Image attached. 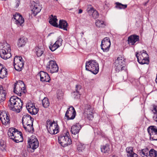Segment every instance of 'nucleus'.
I'll return each instance as SVG.
<instances>
[{
	"mask_svg": "<svg viewBox=\"0 0 157 157\" xmlns=\"http://www.w3.org/2000/svg\"><path fill=\"white\" fill-rule=\"evenodd\" d=\"M8 106L11 110L19 113L22 109L23 102L21 99L16 96H13L10 97Z\"/></svg>",
	"mask_w": 157,
	"mask_h": 157,
	"instance_id": "obj_1",
	"label": "nucleus"
},
{
	"mask_svg": "<svg viewBox=\"0 0 157 157\" xmlns=\"http://www.w3.org/2000/svg\"><path fill=\"white\" fill-rule=\"evenodd\" d=\"M8 135L10 139L16 143L21 142L23 141V138L21 132L19 131L15 128H10L8 132Z\"/></svg>",
	"mask_w": 157,
	"mask_h": 157,
	"instance_id": "obj_2",
	"label": "nucleus"
},
{
	"mask_svg": "<svg viewBox=\"0 0 157 157\" xmlns=\"http://www.w3.org/2000/svg\"><path fill=\"white\" fill-rule=\"evenodd\" d=\"M59 143L63 147H66L72 144L69 132L66 131L59 135L58 137Z\"/></svg>",
	"mask_w": 157,
	"mask_h": 157,
	"instance_id": "obj_3",
	"label": "nucleus"
},
{
	"mask_svg": "<svg viewBox=\"0 0 157 157\" xmlns=\"http://www.w3.org/2000/svg\"><path fill=\"white\" fill-rule=\"evenodd\" d=\"M125 59L122 56H119L115 60L113 65L116 72H119L126 69L125 64Z\"/></svg>",
	"mask_w": 157,
	"mask_h": 157,
	"instance_id": "obj_4",
	"label": "nucleus"
},
{
	"mask_svg": "<svg viewBox=\"0 0 157 157\" xmlns=\"http://www.w3.org/2000/svg\"><path fill=\"white\" fill-rule=\"evenodd\" d=\"M86 69L91 72L93 74L96 75L99 71V64L96 60L89 61L86 63Z\"/></svg>",
	"mask_w": 157,
	"mask_h": 157,
	"instance_id": "obj_5",
	"label": "nucleus"
},
{
	"mask_svg": "<svg viewBox=\"0 0 157 157\" xmlns=\"http://www.w3.org/2000/svg\"><path fill=\"white\" fill-rule=\"evenodd\" d=\"M136 56L140 64H144L149 63V56L146 51L143 50L140 52H136Z\"/></svg>",
	"mask_w": 157,
	"mask_h": 157,
	"instance_id": "obj_6",
	"label": "nucleus"
},
{
	"mask_svg": "<svg viewBox=\"0 0 157 157\" xmlns=\"http://www.w3.org/2000/svg\"><path fill=\"white\" fill-rule=\"evenodd\" d=\"M10 46L7 43L5 44L3 46H0V56L4 59L10 58L11 56Z\"/></svg>",
	"mask_w": 157,
	"mask_h": 157,
	"instance_id": "obj_7",
	"label": "nucleus"
},
{
	"mask_svg": "<svg viewBox=\"0 0 157 157\" xmlns=\"http://www.w3.org/2000/svg\"><path fill=\"white\" fill-rule=\"evenodd\" d=\"M46 127L48 132L50 134H55L59 132V127L57 124L54 122L47 121Z\"/></svg>",
	"mask_w": 157,
	"mask_h": 157,
	"instance_id": "obj_8",
	"label": "nucleus"
},
{
	"mask_svg": "<svg viewBox=\"0 0 157 157\" xmlns=\"http://www.w3.org/2000/svg\"><path fill=\"white\" fill-rule=\"evenodd\" d=\"M25 84L22 81H19L14 85L13 92L19 96L25 93Z\"/></svg>",
	"mask_w": 157,
	"mask_h": 157,
	"instance_id": "obj_9",
	"label": "nucleus"
},
{
	"mask_svg": "<svg viewBox=\"0 0 157 157\" xmlns=\"http://www.w3.org/2000/svg\"><path fill=\"white\" fill-rule=\"evenodd\" d=\"M24 61L21 56H15L13 60V65L15 70L20 71L23 67Z\"/></svg>",
	"mask_w": 157,
	"mask_h": 157,
	"instance_id": "obj_10",
	"label": "nucleus"
},
{
	"mask_svg": "<svg viewBox=\"0 0 157 157\" xmlns=\"http://www.w3.org/2000/svg\"><path fill=\"white\" fill-rule=\"evenodd\" d=\"M93 109L90 105L86 104L85 106L84 115L85 118L89 121L92 120L94 118Z\"/></svg>",
	"mask_w": 157,
	"mask_h": 157,
	"instance_id": "obj_11",
	"label": "nucleus"
},
{
	"mask_svg": "<svg viewBox=\"0 0 157 157\" xmlns=\"http://www.w3.org/2000/svg\"><path fill=\"white\" fill-rule=\"evenodd\" d=\"M0 120L2 124L5 126H9L10 122V116L6 111H0Z\"/></svg>",
	"mask_w": 157,
	"mask_h": 157,
	"instance_id": "obj_12",
	"label": "nucleus"
},
{
	"mask_svg": "<svg viewBox=\"0 0 157 157\" xmlns=\"http://www.w3.org/2000/svg\"><path fill=\"white\" fill-rule=\"evenodd\" d=\"M46 69L48 71L52 73L56 72L58 71V65L54 60H50L48 62Z\"/></svg>",
	"mask_w": 157,
	"mask_h": 157,
	"instance_id": "obj_13",
	"label": "nucleus"
},
{
	"mask_svg": "<svg viewBox=\"0 0 157 157\" xmlns=\"http://www.w3.org/2000/svg\"><path fill=\"white\" fill-rule=\"evenodd\" d=\"M150 136V140H157V128L156 126H151L147 129Z\"/></svg>",
	"mask_w": 157,
	"mask_h": 157,
	"instance_id": "obj_14",
	"label": "nucleus"
},
{
	"mask_svg": "<svg viewBox=\"0 0 157 157\" xmlns=\"http://www.w3.org/2000/svg\"><path fill=\"white\" fill-rule=\"evenodd\" d=\"M29 147L34 150L36 149L39 146V142L36 136H32L29 138L28 141Z\"/></svg>",
	"mask_w": 157,
	"mask_h": 157,
	"instance_id": "obj_15",
	"label": "nucleus"
},
{
	"mask_svg": "<svg viewBox=\"0 0 157 157\" xmlns=\"http://www.w3.org/2000/svg\"><path fill=\"white\" fill-rule=\"evenodd\" d=\"M30 8L32 14L35 16L40 11L41 9L39 3H36L34 1L31 2Z\"/></svg>",
	"mask_w": 157,
	"mask_h": 157,
	"instance_id": "obj_16",
	"label": "nucleus"
},
{
	"mask_svg": "<svg viewBox=\"0 0 157 157\" xmlns=\"http://www.w3.org/2000/svg\"><path fill=\"white\" fill-rule=\"evenodd\" d=\"M111 45L109 39L108 37L105 38L101 41V49L103 52H107L109 50Z\"/></svg>",
	"mask_w": 157,
	"mask_h": 157,
	"instance_id": "obj_17",
	"label": "nucleus"
},
{
	"mask_svg": "<svg viewBox=\"0 0 157 157\" xmlns=\"http://www.w3.org/2000/svg\"><path fill=\"white\" fill-rule=\"evenodd\" d=\"M62 39L60 37H58L55 43H51L49 46L50 49L52 52L55 51L62 45Z\"/></svg>",
	"mask_w": 157,
	"mask_h": 157,
	"instance_id": "obj_18",
	"label": "nucleus"
},
{
	"mask_svg": "<svg viewBox=\"0 0 157 157\" xmlns=\"http://www.w3.org/2000/svg\"><path fill=\"white\" fill-rule=\"evenodd\" d=\"M76 113L74 108L72 106H70L65 113V116L67 120L73 119L76 115Z\"/></svg>",
	"mask_w": 157,
	"mask_h": 157,
	"instance_id": "obj_19",
	"label": "nucleus"
},
{
	"mask_svg": "<svg viewBox=\"0 0 157 157\" xmlns=\"http://www.w3.org/2000/svg\"><path fill=\"white\" fill-rule=\"evenodd\" d=\"M37 75L40 77V80L42 82H49L50 80V78L48 74L44 71H40L38 74Z\"/></svg>",
	"mask_w": 157,
	"mask_h": 157,
	"instance_id": "obj_20",
	"label": "nucleus"
},
{
	"mask_svg": "<svg viewBox=\"0 0 157 157\" xmlns=\"http://www.w3.org/2000/svg\"><path fill=\"white\" fill-rule=\"evenodd\" d=\"M23 124H30L33 123V118H32L29 115L26 114L23 116L22 119Z\"/></svg>",
	"mask_w": 157,
	"mask_h": 157,
	"instance_id": "obj_21",
	"label": "nucleus"
},
{
	"mask_svg": "<svg viewBox=\"0 0 157 157\" xmlns=\"http://www.w3.org/2000/svg\"><path fill=\"white\" fill-rule=\"evenodd\" d=\"M139 41V36L136 35H131L128 38V44L130 45H134L136 42Z\"/></svg>",
	"mask_w": 157,
	"mask_h": 157,
	"instance_id": "obj_22",
	"label": "nucleus"
},
{
	"mask_svg": "<svg viewBox=\"0 0 157 157\" xmlns=\"http://www.w3.org/2000/svg\"><path fill=\"white\" fill-rule=\"evenodd\" d=\"M14 19L16 20L15 23L17 25H21L24 21V19L22 16L18 13H16L13 15Z\"/></svg>",
	"mask_w": 157,
	"mask_h": 157,
	"instance_id": "obj_23",
	"label": "nucleus"
},
{
	"mask_svg": "<svg viewBox=\"0 0 157 157\" xmlns=\"http://www.w3.org/2000/svg\"><path fill=\"white\" fill-rule=\"evenodd\" d=\"M81 128V126L80 124L76 123L71 127V132L73 134L75 135L79 133Z\"/></svg>",
	"mask_w": 157,
	"mask_h": 157,
	"instance_id": "obj_24",
	"label": "nucleus"
},
{
	"mask_svg": "<svg viewBox=\"0 0 157 157\" xmlns=\"http://www.w3.org/2000/svg\"><path fill=\"white\" fill-rule=\"evenodd\" d=\"M6 89L0 86V102L6 100Z\"/></svg>",
	"mask_w": 157,
	"mask_h": 157,
	"instance_id": "obj_25",
	"label": "nucleus"
},
{
	"mask_svg": "<svg viewBox=\"0 0 157 157\" xmlns=\"http://www.w3.org/2000/svg\"><path fill=\"white\" fill-rule=\"evenodd\" d=\"M126 151L127 152V155L128 157H137V154L134 153L133 151V148L131 147H127Z\"/></svg>",
	"mask_w": 157,
	"mask_h": 157,
	"instance_id": "obj_26",
	"label": "nucleus"
},
{
	"mask_svg": "<svg viewBox=\"0 0 157 157\" xmlns=\"http://www.w3.org/2000/svg\"><path fill=\"white\" fill-rule=\"evenodd\" d=\"M50 19L49 21L50 24L52 26L57 27L58 23L57 22L58 20L57 19V17L56 16H53V15H51L50 17Z\"/></svg>",
	"mask_w": 157,
	"mask_h": 157,
	"instance_id": "obj_27",
	"label": "nucleus"
},
{
	"mask_svg": "<svg viewBox=\"0 0 157 157\" xmlns=\"http://www.w3.org/2000/svg\"><path fill=\"white\" fill-rule=\"evenodd\" d=\"M7 75V71L6 68L0 64V78H3L6 77Z\"/></svg>",
	"mask_w": 157,
	"mask_h": 157,
	"instance_id": "obj_28",
	"label": "nucleus"
},
{
	"mask_svg": "<svg viewBox=\"0 0 157 157\" xmlns=\"http://www.w3.org/2000/svg\"><path fill=\"white\" fill-rule=\"evenodd\" d=\"M68 24L66 21L63 20H61L59 21V25H58L57 27L63 29L64 30H67V27Z\"/></svg>",
	"mask_w": 157,
	"mask_h": 157,
	"instance_id": "obj_29",
	"label": "nucleus"
},
{
	"mask_svg": "<svg viewBox=\"0 0 157 157\" xmlns=\"http://www.w3.org/2000/svg\"><path fill=\"white\" fill-rule=\"evenodd\" d=\"M95 23L98 28H105L108 25L107 23L106 22L99 19L96 20Z\"/></svg>",
	"mask_w": 157,
	"mask_h": 157,
	"instance_id": "obj_30",
	"label": "nucleus"
},
{
	"mask_svg": "<svg viewBox=\"0 0 157 157\" xmlns=\"http://www.w3.org/2000/svg\"><path fill=\"white\" fill-rule=\"evenodd\" d=\"M87 10L90 15H91L94 18H96L98 17V12L93 8L91 7Z\"/></svg>",
	"mask_w": 157,
	"mask_h": 157,
	"instance_id": "obj_31",
	"label": "nucleus"
},
{
	"mask_svg": "<svg viewBox=\"0 0 157 157\" xmlns=\"http://www.w3.org/2000/svg\"><path fill=\"white\" fill-rule=\"evenodd\" d=\"M86 145L80 142L76 143L77 149L79 152H83L86 148Z\"/></svg>",
	"mask_w": 157,
	"mask_h": 157,
	"instance_id": "obj_32",
	"label": "nucleus"
},
{
	"mask_svg": "<svg viewBox=\"0 0 157 157\" xmlns=\"http://www.w3.org/2000/svg\"><path fill=\"white\" fill-rule=\"evenodd\" d=\"M27 40V39L24 37L20 38L18 40L17 45L18 47H22L24 46L26 44Z\"/></svg>",
	"mask_w": 157,
	"mask_h": 157,
	"instance_id": "obj_33",
	"label": "nucleus"
},
{
	"mask_svg": "<svg viewBox=\"0 0 157 157\" xmlns=\"http://www.w3.org/2000/svg\"><path fill=\"white\" fill-rule=\"evenodd\" d=\"M101 151L103 153H108L110 150V145L107 144L101 146Z\"/></svg>",
	"mask_w": 157,
	"mask_h": 157,
	"instance_id": "obj_34",
	"label": "nucleus"
},
{
	"mask_svg": "<svg viewBox=\"0 0 157 157\" xmlns=\"http://www.w3.org/2000/svg\"><path fill=\"white\" fill-rule=\"evenodd\" d=\"M23 127L25 130L28 132L33 133L34 131V129L33 127V123L30 124H23Z\"/></svg>",
	"mask_w": 157,
	"mask_h": 157,
	"instance_id": "obj_35",
	"label": "nucleus"
},
{
	"mask_svg": "<svg viewBox=\"0 0 157 157\" xmlns=\"http://www.w3.org/2000/svg\"><path fill=\"white\" fill-rule=\"evenodd\" d=\"M152 106V111L154 113L153 118L155 121L157 122V104L154 105Z\"/></svg>",
	"mask_w": 157,
	"mask_h": 157,
	"instance_id": "obj_36",
	"label": "nucleus"
},
{
	"mask_svg": "<svg viewBox=\"0 0 157 157\" xmlns=\"http://www.w3.org/2000/svg\"><path fill=\"white\" fill-rule=\"evenodd\" d=\"M44 49L43 48H40L39 47L36 48L35 52L37 57H40L44 53Z\"/></svg>",
	"mask_w": 157,
	"mask_h": 157,
	"instance_id": "obj_37",
	"label": "nucleus"
},
{
	"mask_svg": "<svg viewBox=\"0 0 157 157\" xmlns=\"http://www.w3.org/2000/svg\"><path fill=\"white\" fill-rule=\"evenodd\" d=\"M42 104L44 107L47 108L48 107L50 104L48 99L47 98L45 97L42 101Z\"/></svg>",
	"mask_w": 157,
	"mask_h": 157,
	"instance_id": "obj_38",
	"label": "nucleus"
},
{
	"mask_svg": "<svg viewBox=\"0 0 157 157\" xmlns=\"http://www.w3.org/2000/svg\"><path fill=\"white\" fill-rule=\"evenodd\" d=\"M35 107L34 104L31 102H30L27 104L26 105V108L29 113L31 111V109Z\"/></svg>",
	"mask_w": 157,
	"mask_h": 157,
	"instance_id": "obj_39",
	"label": "nucleus"
},
{
	"mask_svg": "<svg viewBox=\"0 0 157 157\" xmlns=\"http://www.w3.org/2000/svg\"><path fill=\"white\" fill-rule=\"evenodd\" d=\"M116 8L120 9H125L127 7V5H124L121 4V3L117 2L116 3Z\"/></svg>",
	"mask_w": 157,
	"mask_h": 157,
	"instance_id": "obj_40",
	"label": "nucleus"
},
{
	"mask_svg": "<svg viewBox=\"0 0 157 157\" xmlns=\"http://www.w3.org/2000/svg\"><path fill=\"white\" fill-rule=\"evenodd\" d=\"M63 93L61 90H58L57 91V97L58 100H62L63 98Z\"/></svg>",
	"mask_w": 157,
	"mask_h": 157,
	"instance_id": "obj_41",
	"label": "nucleus"
},
{
	"mask_svg": "<svg viewBox=\"0 0 157 157\" xmlns=\"http://www.w3.org/2000/svg\"><path fill=\"white\" fill-rule=\"evenodd\" d=\"M6 145L4 141L2 139H0V148L2 151L5 150Z\"/></svg>",
	"mask_w": 157,
	"mask_h": 157,
	"instance_id": "obj_42",
	"label": "nucleus"
},
{
	"mask_svg": "<svg viewBox=\"0 0 157 157\" xmlns=\"http://www.w3.org/2000/svg\"><path fill=\"white\" fill-rule=\"evenodd\" d=\"M149 154L151 157H156L157 151L153 149H151L149 151Z\"/></svg>",
	"mask_w": 157,
	"mask_h": 157,
	"instance_id": "obj_43",
	"label": "nucleus"
},
{
	"mask_svg": "<svg viewBox=\"0 0 157 157\" xmlns=\"http://www.w3.org/2000/svg\"><path fill=\"white\" fill-rule=\"evenodd\" d=\"M39 109L36 107L31 109V111H30L29 113L32 115H35L37 113Z\"/></svg>",
	"mask_w": 157,
	"mask_h": 157,
	"instance_id": "obj_44",
	"label": "nucleus"
},
{
	"mask_svg": "<svg viewBox=\"0 0 157 157\" xmlns=\"http://www.w3.org/2000/svg\"><path fill=\"white\" fill-rule=\"evenodd\" d=\"M140 153L141 156L142 157H144V156H147L148 154V152L146 151H144V150H142L141 151Z\"/></svg>",
	"mask_w": 157,
	"mask_h": 157,
	"instance_id": "obj_45",
	"label": "nucleus"
},
{
	"mask_svg": "<svg viewBox=\"0 0 157 157\" xmlns=\"http://www.w3.org/2000/svg\"><path fill=\"white\" fill-rule=\"evenodd\" d=\"M81 86L80 85H76L75 87V90L77 93L80 95L79 90L81 89Z\"/></svg>",
	"mask_w": 157,
	"mask_h": 157,
	"instance_id": "obj_46",
	"label": "nucleus"
},
{
	"mask_svg": "<svg viewBox=\"0 0 157 157\" xmlns=\"http://www.w3.org/2000/svg\"><path fill=\"white\" fill-rule=\"evenodd\" d=\"M20 3V0H17V1L16 2V7H17L19 5Z\"/></svg>",
	"mask_w": 157,
	"mask_h": 157,
	"instance_id": "obj_47",
	"label": "nucleus"
},
{
	"mask_svg": "<svg viewBox=\"0 0 157 157\" xmlns=\"http://www.w3.org/2000/svg\"><path fill=\"white\" fill-rule=\"evenodd\" d=\"M82 10H81V9L79 10L78 12V13L79 14L82 13Z\"/></svg>",
	"mask_w": 157,
	"mask_h": 157,
	"instance_id": "obj_48",
	"label": "nucleus"
},
{
	"mask_svg": "<svg viewBox=\"0 0 157 157\" xmlns=\"http://www.w3.org/2000/svg\"><path fill=\"white\" fill-rule=\"evenodd\" d=\"M146 4H147V3H145V5Z\"/></svg>",
	"mask_w": 157,
	"mask_h": 157,
	"instance_id": "obj_49",
	"label": "nucleus"
}]
</instances>
